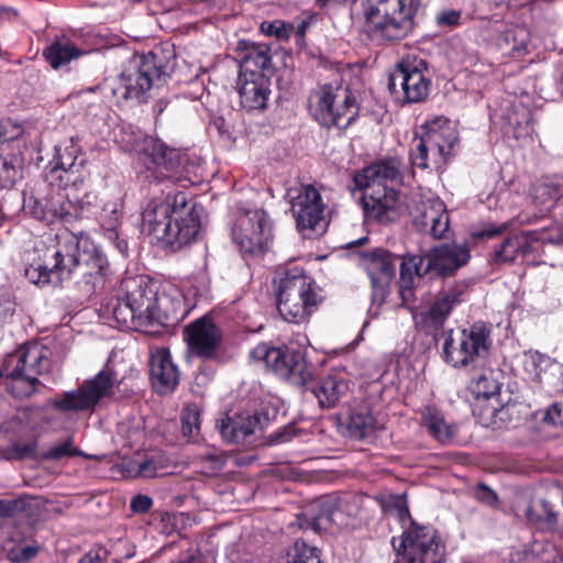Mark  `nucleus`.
I'll use <instances>...</instances> for the list:
<instances>
[{"instance_id": "c85d7f7f", "label": "nucleus", "mask_w": 563, "mask_h": 563, "mask_svg": "<svg viewBox=\"0 0 563 563\" xmlns=\"http://www.w3.org/2000/svg\"><path fill=\"white\" fill-rule=\"evenodd\" d=\"M258 415H239L233 418L228 417L221 420L219 424L222 438L232 443L243 442L246 437L254 433L257 428H262Z\"/></svg>"}, {"instance_id": "a19ab883", "label": "nucleus", "mask_w": 563, "mask_h": 563, "mask_svg": "<svg viewBox=\"0 0 563 563\" xmlns=\"http://www.w3.org/2000/svg\"><path fill=\"white\" fill-rule=\"evenodd\" d=\"M426 264H427V254L423 256L419 255H411L404 257L401 265H400V276L402 283L411 282L412 277L415 275L417 276H423L429 271H426Z\"/></svg>"}, {"instance_id": "680f3d73", "label": "nucleus", "mask_w": 563, "mask_h": 563, "mask_svg": "<svg viewBox=\"0 0 563 563\" xmlns=\"http://www.w3.org/2000/svg\"><path fill=\"white\" fill-rule=\"evenodd\" d=\"M544 510L548 512H554L555 516V525L558 523L560 510L563 508V506L560 505V503H544Z\"/></svg>"}, {"instance_id": "79ce46f5", "label": "nucleus", "mask_w": 563, "mask_h": 563, "mask_svg": "<svg viewBox=\"0 0 563 563\" xmlns=\"http://www.w3.org/2000/svg\"><path fill=\"white\" fill-rule=\"evenodd\" d=\"M287 563H321L319 550L305 542L297 541L288 552Z\"/></svg>"}, {"instance_id": "ddd939ff", "label": "nucleus", "mask_w": 563, "mask_h": 563, "mask_svg": "<svg viewBox=\"0 0 563 563\" xmlns=\"http://www.w3.org/2000/svg\"><path fill=\"white\" fill-rule=\"evenodd\" d=\"M250 357L263 362L280 378L297 386H305L313 378V366L300 351L261 343L251 351Z\"/></svg>"}, {"instance_id": "a18cd8bd", "label": "nucleus", "mask_w": 563, "mask_h": 563, "mask_svg": "<svg viewBox=\"0 0 563 563\" xmlns=\"http://www.w3.org/2000/svg\"><path fill=\"white\" fill-rule=\"evenodd\" d=\"M24 209L33 218L48 222V201L43 205L41 201L34 198H30L24 202Z\"/></svg>"}, {"instance_id": "6ab92c4d", "label": "nucleus", "mask_w": 563, "mask_h": 563, "mask_svg": "<svg viewBox=\"0 0 563 563\" xmlns=\"http://www.w3.org/2000/svg\"><path fill=\"white\" fill-rule=\"evenodd\" d=\"M397 257L383 249H375L362 256V266L367 272L372 285V300L380 306L395 278Z\"/></svg>"}, {"instance_id": "7c9ffc66", "label": "nucleus", "mask_w": 563, "mask_h": 563, "mask_svg": "<svg viewBox=\"0 0 563 563\" xmlns=\"http://www.w3.org/2000/svg\"><path fill=\"white\" fill-rule=\"evenodd\" d=\"M55 165L52 168V173L57 174L58 178L63 179V174L66 175L67 181H76L77 178H70V176L79 173L80 166L82 162L77 163L78 154L80 153V147L78 145V139L70 137L63 144H59L55 147Z\"/></svg>"}, {"instance_id": "4468645a", "label": "nucleus", "mask_w": 563, "mask_h": 563, "mask_svg": "<svg viewBox=\"0 0 563 563\" xmlns=\"http://www.w3.org/2000/svg\"><path fill=\"white\" fill-rule=\"evenodd\" d=\"M233 242L244 254L256 255L272 240V227L267 213L262 209H236L231 228Z\"/></svg>"}, {"instance_id": "864d4df0", "label": "nucleus", "mask_w": 563, "mask_h": 563, "mask_svg": "<svg viewBox=\"0 0 563 563\" xmlns=\"http://www.w3.org/2000/svg\"><path fill=\"white\" fill-rule=\"evenodd\" d=\"M157 475V467L153 460H146L139 464L137 476L143 478H153Z\"/></svg>"}, {"instance_id": "13d9d810", "label": "nucleus", "mask_w": 563, "mask_h": 563, "mask_svg": "<svg viewBox=\"0 0 563 563\" xmlns=\"http://www.w3.org/2000/svg\"><path fill=\"white\" fill-rule=\"evenodd\" d=\"M507 229V224H501L498 227H489L481 231L477 236L478 238H487L493 239L499 234H501Z\"/></svg>"}, {"instance_id": "2f4dec72", "label": "nucleus", "mask_w": 563, "mask_h": 563, "mask_svg": "<svg viewBox=\"0 0 563 563\" xmlns=\"http://www.w3.org/2000/svg\"><path fill=\"white\" fill-rule=\"evenodd\" d=\"M530 33L523 26H511L503 31L496 38V46L505 56L519 58L528 53Z\"/></svg>"}, {"instance_id": "603ef678", "label": "nucleus", "mask_w": 563, "mask_h": 563, "mask_svg": "<svg viewBox=\"0 0 563 563\" xmlns=\"http://www.w3.org/2000/svg\"><path fill=\"white\" fill-rule=\"evenodd\" d=\"M545 418L552 424L563 427V400L553 404L549 408Z\"/></svg>"}, {"instance_id": "a878e982", "label": "nucleus", "mask_w": 563, "mask_h": 563, "mask_svg": "<svg viewBox=\"0 0 563 563\" xmlns=\"http://www.w3.org/2000/svg\"><path fill=\"white\" fill-rule=\"evenodd\" d=\"M466 289V285L457 284L439 294L430 307L420 313V319L424 322L426 327L430 329L441 328L449 318L452 309L463 300Z\"/></svg>"}, {"instance_id": "9d476101", "label": "nucleus", "mask_w": 563, "mask_h": 563, "mask_svg": "<svg viewBox=\"0 0 563 563\" xmlns=\"http://www.w3.org/2000/svg\"><path fill=\"white\" fill-rule=\"evenodd\" d=\"M489 336L490 330L483 322L468 329L450 330L443 334L442 357L454 368H477L489 352Z\"/></svg>"}, {"instance_id": "4c0bfd02", "label": "nucleus", "mask_w": 563, "mask_h": 563, "mask_svg": "<svg viewBox=\"0 0 563 563\" xmlns=\"http://www.w3.org/2000/svg\"><path fill=\"white\" fill-rule=\"evenodd\" d=\"M8 125L9 122L0 121V143L12 137L7 133ZM19 174L12 158L3 157L0 154V188L11 187L18 179Z\"/></svg>"}, {"instance_id": "e2e57ef3", "label": "nucleus", "mask_w": 563, "mask_h": 563, "mask_svg": "<svg viewBox=\"0 0 563 563\" xmlns=\"http://www.w3.org/2000/svg\"><path fill=\"white\" fill-rule=\"evenodd\" d=\"M311 19L310 16H307V18H303L302 21L300 22V24L298 25L297 30H296V35L298 37H305V34H306V31L307 29L309 27L310 23H311Z\"/></svg>"}, {"instance_id": "5701e85b", "label": "nucleus", "mask_w": 563, "mask_h": 563, "mask_svg": "<svg viewBox=\"0 0 563 563\" xmlns=\"http://www.w3.org/2000/svg\"><path fill=\"white\" fill-rule=\"evenodd\" d=\"M413 225L434 239H441L449 230L445 205L438 198L422 200L412 213Z\"/></svg>"}, {"instance_id": "1a4fd4ad", "label": "nucleus", "mask_w": 563, "mask_h": 563, "mask_svg": "<svg viewBox=\"0 0 563 563\" xmlns=\"http://www.w3.org/2000/svg\"><path fill=\"white\" fill-rule=\"evenodd\" d=\"M423 133L413 141L410 159L413 166L427 169L441 167L451 154L459 137L455 125L443 115L428 120Z\"/></svg>"}, {"instance_id": "37998d69", "label": "nucleus", "mask_w": 563, "mask_h": 563, "mask_svg": "<svg viewBox=\"0 0 563 563\" xmlns=\"http://www.w3.org/2000/svg\"><path fill=\"white\" fill-rule=\"evenodd\" d=\"M85 456L87 459H91L90 455L85 454L80 450L76 449L73 444L71 439H67L60 443H57L51 446L45 453V460H60L68 456Z\"/></svg>"}, {"instance_id": "69168bd1", "label": "nucleus", "mask_w": 563, "mask_h": 563, "mask_svg": "<svg viewBox=\"0 0 563 563\" xmlns=\"http://www.w3.org/2000/svg\"><path fill=\"white\" fill-rule=\"evenodd\" d=\"M178 563H205L200 558L190 556L188 560L180 561Z\"/></svg>"}, {"instance_id": "f704fd0d", "label": "nucleus", "mask_w": 563, "mask_h": 563, "mask_svg": "<svg viewBox=\"0 0 563 563\" xmlns=\"http://www.w3.org/2000/svg\"><path fill=\"white\" fill-rule=\"evenodd\" d=\"M85 53L71 43L55 42L43 51V56L54 69H57Z\"/></svg>"}, {"instance_id": "bb28decb", "label": "nucleus", "mask_w": 563, "mask_h": 563, "mask_svg": "<svg viewBox=\"0 0 563 563\" xmlns=\"http://www.w3.org/2000/svg\"><path fill=\"white\" fill-rule=\"evenodd\" d=\"M150 367L153 386L158 393L167 394L176 388L179 374L168 350L162 347L153 351L150 358Z\"/></svg>"}, {"instance_id": "774afa93", "label": "nucleus", "mask_w": 563, "mask_h": 563, "mask_svg": "<svg viewBox=\"0 0 563 563\" xmlns=\"http://www.w3.org/2000/svg\"><path fill=\"white\" fill-rule=\"evenodd\" d=\"M559 88H560L561 93H562V96H563V74H562V75H561V77H560Z\"/></svg>"}, {"instance_id": "72a5a7b5", "label": "nucleus", "mask_w": 563, "mask_h": 563, "mask_svg": "<svg viewBox=\"0 0 563 563\" xmlns=\"http://www.w3.org/2000/svg\"><path fill=\"white\" fill-rule=\"evenodd\" d=\"M421 419L428 432L443 444L449 443L455 434V428L446 423L442 413L435 408H423Z\"/></svg>"}, {"instance_id": "c9c22d12", "label": "nucleus", "mask_w": 563, "mask_h": 563, "mask_svg": "<svg viewBox=\"0 0 563 563\" xmlns=\"http://www.w3.org/2000/svg\"><path fill=\"white\" fill-rule=\"evenodd\" d=\"M375 428V419L366 408H361L351 412L346 423L347 435L353 439H363L368 437Z\"/></svg>"}, {"instance_id": "49530a36", "label": "nucleus", "mask_w": 563, "mask_h": 563, "mask_svg": "<svg viewBox=\"0 0 563 563\" xmlns=\"http://www.w3.org/2000/svg\"><path fill=\"white\" fill-rule=\"evenodd\" d=\"M461 11L444 10L437 14L435 22L441 27H454L461 23Z\"/></svg>"}, {"instance_id": "a211bd4d", "label": "nucleus", "mask_w": 563, "mask_h": 563, "mask_svg": "<svg viewBox=\"0 0 563 563\" xmlns=\"http://www.w3.org/2000/svg\"><path fill=\"white\" fill-rule=\"evenodd\" d=\"M345 505V499L322 496L305 507L298 516L299 526L316 532L329 531L334 526L343 527L347 525V516L343 509Z\"/></svg>"}, {"instance_id": "7ed1b4c3", "label": "nucleus", "mask_w": 563, "mask_h": 563, "mask_svg": "<svg viewBox=\"0 0 563 563\" xmlns=\"http://www.w3.org/2000/svg\"><path fill=\"white\" fill-rule=\"evenodd\" d=\"M181 302L168 295L158 296L155 285L147 277L139 275L122 280L112 308L113 319L121 327L146 331L154 324L183 316Z\"/></svg>"}, {"instance_id": "393cba45", "label": "nucleus", "mask_w": 563, "mask_h": 563, "mask_svg": "<svg viewBox=\"0 0 563 563\" xmlns=\"http://www.w3.org/2000/svg\"><path fill=\"white\" fill-rule=\"evenodd\" d=\"M238 89L241 106L247 110H262L271 93L269 79L264 73H240Z\"/></svg>"}, {"instance_id": "423d86ee", "label": "nucleus", "mask_w": 563, "mask_h": 563, "mask_svg": "<svg viewBox=\"0 0 563 563\" xmlns=\"http://www.w3.org/2000/svg\"><path fill=\"white\" fill-rule=\"evenodd\" d=\"M49 355V350L38 342H30L8 355L0 369L7 391L15 398L33 395L41 384L38 377L51 368Z\"/></svg>"}, {"instance_id": "20e7f679", "label": "nucleus", "mask_w": 563, "mask_h": 563, "mask_svg": "<svg viewBox=\"0 0 563 563\" xmlns=\"http://www.w3.org/2000/svg\"><path fill=\"white\" fill-rule=\"evenodd\" d=\"M354 181L363 190L365 216L380 223L389 222L398 203L395 186L401 183L400 163L395 158L375 163L356 174Z\"/></svg>"}, {"instance_id": "0e129e2a", "label": "nucleus", "mask_w": 563, "mask_h": 563, "mask_svg": "<svg viewBox=\"0 0 563 563\" xmlns=\"http://www.w3.org/2000/svg\"><path fill=\"white\" fill-rule=\"evenodd\" d=\"M411 294H412L411 282L404 283V285L400 287V295H401L402 299L405 301H407L409 299V297L411 296Z\"/></svg>"}, {"instance_id": "09e8293b", "label": "nucleus", "mask_w": 563, "mask_h": 563, "mask_svg": "<svg viewBox=\"0 0 563 563\" xmlns=\"http://www.w3.org/2000/svg\"><path fill=\"white\" fill-rule=\"evenodd\" d=\"M475 497L483 504L490 506V507H494L498 501L497 494L484 484H479L476 487Z\"/></svg>"}, {"instance_id": "412c9836", "label": "nucleus", "mask_w": 563, "mask_h": 563, "mask_svg": "<svg viewBox=\"0 0 563 563\" xmlns=\"http://www.w3.org/2000/svg\"><path fill=\"white\" fill-rule=\"evenodd\" d=\"M189 351L201 358L211 360L217 355L222 333L211 318L201 317L184 330Z\"/></svg>"}, {"instance_id": "473e14b6", "label": "nucleus", "mask_w": 563, "mask_h": 563, "mask_svg": "<svg viewBox=\"0 0 563 563\" xmlns=\"http://www.w3.org/2000/svg\"><path fill=\"white\" fill-rule=\"evenodd\" d=\"M347 389V384L343 378L329 376L318 387L313 388L312 393L321 407L331 408L346 394Z\"/></svg>"}, {"instance_id": "58836bf2", "label": "nucleus", "mask_w": 563, "mask_h": 563, "mask_svg": "<svg viewBox=\"0 0 563 563\" xmlns=\"http://www.w3.org/2000/svg\"><path fill=\"white\" fill-rule=\"evenodd\" d=\"M183 435L189 440L200 432V408L196 404L187 405L180 416Z\"/></svg>"}, {"instance_id": "8fccbe9b", "label": "nucleus", "mask_w": 563, "mask_h": 563, "mask_svg": "<svg viewBox=\"0 0 563 563\" xmlns=\"http://www.w3.org/2000/svg\"><path fill=\"white\" fill-rule=\"evenodd\" d=\"M153 506V499L146 495H136L132 498L130 508L133 512L145 514Z\"/></svg>"}, {"instance_id": "4d7b16f0", "label": "nucleus", "mask_w": 563, "mask_h": 563, "mask_svg": "<svg viewBox=\"0 0 563 563\" xmlns=\"http://www.w3.org/2000/svg\"><path fill=\"white\" fill-rule=\"evenodd\" d=\"M12 450L14 452L15 457L22 459V457L32 455L35 452V444H33V443H25V444L16 443L13 445Z\"/></svg>"}, {"instance_id": "b1692460", "label": "nucleus", "mask_w": 563, "mask_h": 563, "mask_svg": "<svg viewBox=\"0 0 563 563\" xmlns=\"http://www.w3.org/2000/svg\"><path fill=\"white\" fill-rule=\"evenodd\" d=\"M560 503L563 506V486L553 484L549 486L542 496L531 499L520 498L516 504L518 516L523 517L530 523L545 522L549 526L555 525L554 512L544 510V503Z\"/></svg>"}, {"instance_id": "4be33fe9", "label": "nucleus", "mask_w": 563, "mask_h": 563, "mask_svg": "<svg viewBox=\"0 0 563 563\" xmlns=\"http://www.w3.org/2000/svg\"><path fill=\"white\" fill-rule=\"evenodd\" d=\"M470 258L471 252L466 243H442L427 253L426 271L441 277L451 276L466 265Z\"/></svg>"}, {"instance_id": "ea45409f", "label": "nucleus", "mask_w": 563, "mask_h": 563, "mask_svg": "<svg viewBox=\"0 0 563 563\" xmlns=\"http://www.w3.org/2000/svg\"><path fill=\"white\" fill-rule=\"evenodd\" d=\"M559 197L560 190L553 184L541 183L536 185L532 190L533 202L544 211L550 210Z\"/></svg>"}, {"instance_id": "39448f33", "label": "nucleus", "mask_w": 563, "mask_h": 563, "mask_svg": "<svg viewBox=\"0 0 563 563\" xmlns=\"http://www.w3.org/2000/svg\"><path fill=\"white\" fill-rule=\"evenodd\" d=\"M372 38L399 41L413 29L420 0H355Z\"/></svg>"}, {"instance_id": "c756f323", "label": "nucleus", "mask_w": 563, "mask_h": 563, "mask_svg": "<svg viewBox=\"0 0 563 563\" xmlns=\"http://www.w3.org/2000/svg\"><path fill=\"white\" fill-rule=\"evenodd\" d=\"M240 73H263L271 65V49L266 44L240 41Z\"/></svg>"}, {"instance_id": "0eeeda50", "label": "nucleus", "mask_w": 563, "mask_h": 563, "mask_svg": "<svg viewBox=\"0 0 563 563\" xmlns=\"http://www.w3.org/2000/svg\"><path fill=\"white\" fill-rule=\"evenodd\" d=\"M273 280L277 287L280 316L288 322H305L318 303L312 279L305 274L302 267L289 264L278 267Z\"/></svg>"}, {"instance_id": "f8f14e48", "label": "nucleus", "mask_w": 563, "mask_h": 563, "mask_svg": "<svg viewBox=\"0 0 563 563\" xmlns=\"http://www.w3.org/2000/svg\"><path fill=\"white\" fill-rule=\"evenodd\" d=\"M118 383L115 372L104 368L93 378L85 380L78 388L49 399L47 406L63 413L90 410L102 398L111 397Z\"/></svg>"}, {"instance_id": "2eb2a0df", "label": "nucleus", "mask_w": 563, "mask_h": 563, "mask_svg": "<svg viewBox=\"0 0 563 563\" xmlns=\"http://www.w3.org/2000/svg\"><path fill=\"white\" fill-rule=\"evenodd\" d=\"M291 212L296 219L297 229L303 234L323 233L328 227L325 205L319 191L311 185L301 186L289 192Z\"/></svg>"}, {"instance_id": "e433bc0d", "label": "nucleus", "mask_w": 563, "mask_h": 563, "mask_svg": "<svg viewBox=\"0 0 563 563\" xmlns=\"http://www.w3.org/2000/svg\"><path fill=\"white\" fill-rule=\"evenodd\" d=\"M470 388L476 398L488 399L499 393L500 385L494 371L484 368L471 380Z\"/></svg>"}, {"instance_id": "c03bdc74", "label": "nucleus", "mask_w": 563, "mask_h": 563, "mask_svg": "<svg viewBox=\"0 0 563 563\" xmlns=\"http://www.w3.org/2000/svg\"><path fill=\"white\" fill-rule=\"evenodd\" d=\"M261 31L266 35L275 36L277 40H286L294 31V26L280 20L265 21L261 24Z\"/></svg>"}, {"instance_id": "6e6d98bb", "label": "nucleus", "mask_w": 563, "mask_h": 563, "mask_svg": "<svg viewBox=\"0 0 563 563\" xmlns=\"http://www.w3.org/2000/svg\"><path fill=\"white\" fill-rule=\"evenodd\" d=\"M103 217H108V227L114 228L118 224L119 216H118V203L107 205L102 210Z\"/></svg>"}, {"instance_id": "de8ad7c7", "label": "nucleus", "mask_w": 563, "mask_h": 563, "mask_svg": "<svg viewBox=\"0 0 563 563\" xmlns=\"http://www.w3.org/2000/svg\"><path fill=\"white\" fill-rule=\"evenodd\" d=\"M24 503L20 499H0V517L11 518L23 510Z\"/></svg>"}, {"instance_id": "338daca9", "label": "nucleus", "mask_w": 563, "mask_h": 563, "mask_svg": "<svg viewBox=\"0 0 563 563\" xmlns=\"http://www.w3.org/2000/svg\"><path fill=\"white\" fill-rule=\"evenodd\" d=\"M496 5H504L507 4L510 0H493Z\"/></svg>"}, {"instance_id": "9b49d317", "label": "nucleus", "mask_w": 563, "mask_h": 563, "mask_svg": "<svg viewBox=\"0 0 563 563\" xmlns=\"http://www.w3.org/2000/svg\"><path fill=\"white\" fill-rule=\"evenodd\" d=\"M312 117L321 125L346 129L358 115L355 93L341 85H324L309 99Z\"/></svg>"}, {"instance_id": "bf43d9fd", "label": "nucleus", "mask_w": 563, "mask_h": 563, "mask_svg": "<svg viewBox=\"0 0 563 563\" xmlns=\"http://www.w3.org/2000/svg\"><path fill=\"white\" fill-rule=\"evenodd\" d=\"M78 563H106L104 558L96 551H90L85 554Z\"/></svg>"}, {"instance_id": "dca6fc26", "label": "nucleus", "mask_w": 563, "mask_h": 563, "mask_svg": "<svg viewBox=\"0 0 563 563\" xmlns=\"http://www.w3.org/2000/svg\"><path fill=\"white\" fill-rule=\"evenodd\" d=\"M426 62L418 58H404L389 77V90L393 93H402V101L407 103L421 102L427 99L430 91V80L423 70Z\"/></svg>"}, {"instance_id": "5fc2aeb1", "label": "nucleus", "mask_w": 563, "mask_h": 563, "mask_svg": "<svg viewBox=\"0 0 563 563\" xmlns=\"http://www.w3.org/2000/svg\"><path fill=\"white\" fill-rule=\"evenodd\" d=\"M295 435V428L292 426H286L282 430L275 432L272 435V441L276 443H284L290 441Z\"/></svg>"}, {"instance_id": "f257e3e1", "label": "nucleus", "mask_w": 563, "mask_h": 563, "mask_svg": "<svg viewBox=\"0 0 563 563\" xmlns=\"http://www.w3.org/2000/svg\"><path fill=\"white\" fill-rule=\"evenodd\" d=\"M48 222L62 221L65 228L56 234L54 245L36 244L25 254V277L36 286L81 277L86 283L100 277L106 257L76 225L78 213L70 201L53 198L48 201Z\"/></svg>"}, {"instance_id": "aec40b11", "label": "nucleus", "mask_w": 563, "mask_h": 563, "mask_svg": "<svg viewBox=\"0 0 563 563\" xmlns=\"http://www.w3.org/2000/svg\"><path fill=\"white\" fill-rule=\"evenodd\" d=\"M549 242L563 244V234L558 230L551 232L528 231L506 238L493 253L496 264H511L519 255H527L533 251L534 242Z\"/></svg>"}, {"instance_id": "f3484780", "label": "nucleus", "mask_w": 563, "mask_h": 563, "mask_svg": "<svg viewBox=\"0 0 563 563\" xmlns=\"http://www.w3.org/2000/svg\"><path fill=\"white\" fill-rule=\"evenodd\" d=\"M399 551L407 563H442L444 545L432 528L412 523L402 534Z\"/></svg>"}, {"instance_id": "f03ea898", "label": "nucleus", "mask_w": 563, "mask_h": 563, "mask_svg": "<svg viewBox=\"0 0 563 563\" xmlns=\"http://www.w3.org/2000/svg\"><path fill=\"white\" fill-rule=\"evenodd\" d=\"M142 231L162 247L180 250L200 232L196 202L183 191L151 199L142 212Z\"/></svg>"}, {"instance_id": "052dcab7", "label": "nucleus", "mask_w": 563, "mask_h": 563, "mask_svg": "<svg viewBox=\"0 0 563 563\" xmlns=\"http://www.w3.org/2000/svg\"><path fill=\"white\" fill-rule=\"evenodd\" d=\"M201 459L211 461L214 464L213 468L222 467V460H221L220 455H218L214 452H208V453L201 454Z\"/></svg>"}, {"instance_id": "3c124183", "label": "nucleus", "mask_w": 563, "mask_h": 563, "mask_svg": "<svg viewBox=\"0 0 563 563\" xmlns=\"http://www.w3.org/2000/svg\"><path fill=\"white\" fill-rule=\"evenodd\" d=\"M36 553V548L24 545L18 549H12L10 559L15 562H25L34 558Z\"/></svg>"}, {"instance_id": "6e6552de", "label": "nucleus", "mask_w": 563, "mask_h": 563, "mask_svg": "<svg viewBox=\"0 0 563 563\" xmlns=\"http://www.w3.org/2000/svg\"><path fill=\"white\" fill-rule=\"evenodd\" d=\"M163 49L134 56L111 88L118 101L144 102L155 81H165L170 64L163 60Z\"/></svg>"}, {"instance_id": "cd10ccee", "label": "nucleus", "mask_w": 563, "mask_h": 563, "mask_svg": "<svg viewBox=\"0 0 563 563\" xmlns=\"http://www.w3.org/2000/svg\"><path fill=\"white\" fill-rule=\"evenodd\" d=\"M135 151L144 153L151 159V163L158 168L162 178H170V173L180 166L179 153L152 136H144Z\"/></svg>"}]
</instances>
